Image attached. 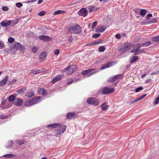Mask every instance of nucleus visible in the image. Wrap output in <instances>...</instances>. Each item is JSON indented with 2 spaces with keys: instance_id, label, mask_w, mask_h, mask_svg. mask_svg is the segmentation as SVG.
I'll return each mask as SVG.
<instances>
[{
  "instance_id": "1",
  "label": "nucleus",
  "mask_w": 159,
  "mask_h": 159,
  "mask_svg": "<svg viewBox=\"0 0 159 159\" xmlns=\"http://www.w3.org/2000/svg\"><path fill=\"white\" fill-rule=\"evenodd\" d=\"M68 31L71 34H79L81 31V28L79 25H76L75 26L70 27L68 29Z\"/></svg>"
},
{
  "instance_id": "2",
  "label": "nucleus",
  "mask_w": 159,
  "mask_h": 159,
  "mask_svg": "<svg viewBox=\"0 0 159 159\" xmlns=\"http://www.w3.org/2000/svg\"><path fill=\"white\" fill-rule=\"evenodd\" d=\"M60 126H57V129L55 131V135L56 136L60 135L61 133H63L66 130V126L65 125H61L60 124Z\"/></svg>"
},
{
  "instance_id": "3",
  "label": "nucleus",
  "mask_w": 159,
  "mask_h": 159,
  "mask_svg": "<svg viewBox=\"0 0 159 159\" xmlns=\"http://www.w3.org/2000/svg\"><path fill=\"white\" fill-rule=\"evenodd\" d=\"M87 102L90 105H93L95 106L98 105L100 101L97 99L93 97L88 98L87 99Z\"/></svg>"
},
{
  "instance_id": "4",
  "label": "nucleus",
  "mask_w": 159,
  "mask_h": 159,
  "mask_svg": "<svg viewBox=\"0 0 159 159\" xmlns=\"http://www.w3.org/2000/svg\"><path fill=\"white\" fill-rule=\"evenodd\" d=\"M95 70V69L94 68H91L84 70L81 72V74L83 75H87V77H89L96 73V71L92 72Z\"/></svg>"
},
{
  "instance_id": "5",
  "label": "nucleus",
  "mask_w": 159,
  "mask_h": 159,
  "mask_svg": "<svg viewBox=\"0 0 159 159\" xmlns=\"http://www.w3.org/2000/svg\"><path fill=\"white\" fill-rule=\"evenodd\" d=\"M114 90V89L106 86L103 89L102 92L103 94H109L112 93Z\"/></svg>"
},
{
  "instance_id": "6",
  "label": "nucleus",
  "mask_w": 159,
  "mask_h": 159,
  "mask_svg": "<svg viewBox=\"0 0 159 159\" xmlns=\"http://www.w3.org/2000/svg\"><path fill=\"white\" fill-rule=\"evenodd\" d=\"M78 13L79 16L86 17L88 15V11L86 8H82L78 11Z\"/></svg>"
},
{
  "instance_id": "7",
  "label": "nucleus",
  "mask_w": 159,
  "mask_h": 159,
  "mask_svg": "<svg viewBox=\"0 0 159 159\" xmlns=\"http://www.w3.org/2000/svg\"><path fill=\"white\" fill-rule=\"evenodd\" d=\"M130 49V44L129 43H125L123 47L118 49V50L122 52H126Z\"/></svg>"
},
{
  "instance_id": "8",
  "label": "nucleus",
  "mask_w": 159,
  "mask_h": 159,
  "mask_svg": "<svg viewBox=\"0 0 159 159\" xmlns=\"http://www.w3.org/2000/svg\"><path fill=\"white\" fill-rule=\"evenodd\" d=\"M122 76L121 74H118L116 75H115L114 76H112L109 78L107 81L108 82H113L115 81L118 80Z\"/></svg>"
},
{
  "instance_id": "9",
  "label": "nucleus",
  "mask_w": 159,
  "mask_h": 159,
  "mask_svg": "<svg viewBox=\"0 0 159 159\" xmlns=\"http://www.w3.org/2000/svg\"><path fill=\"white\" fill-rule=\"evenodd\" d=\"M73 66L76 67V66L75 65L68 66L67 67L63 70L64 72H66V70H70V71L67 73V74L68 75H71L75 72V70L73 69Z\"/></svg>"
},
{
  "instance_id": "10",
  "label": "nucleus",
  "mask_w": 159,
  "mask_h": 159,
  "mask_svg": "<svg viewBox=\"0 0 159 159\" xmlns=\"http://www.w3.org/2000/svg\"><path fill=\"white\" fill-rule=\"evenodd\" d=\"M63 75L61 74H60L57 75L56 77L54 78L52 80V84H54L57 82L61 80L63 77Z\"/></svg>"
},
{
  "instance_id": "11",
  "label": "nucleus",
  "mask_w": 159,
  "mask_h": 159,
  "mask_svg": "<svg viewBox=\"0 0 159 159\" xmlns=\"http://www.w3.org/2000/svg\"><path fill=\"white\" fill-rule=\"evenodd\" d=\"M11 24V20H4L1 22V26L5 27H7Z\"/></svg>"
},
{
  "instance_id": "12",
  "label": "nucleus",
  "mask_w": 159,
  "mask_h": 159,
  "mask_svg": "<svg viewBox=\"0 0 159 159\" xmlns=\"http://www.w3.org/2000/svg\"><path fill=\"white\" fill-rule=\"evenodd\" d=\"M39 38L45 41H49L51 40V38L50 37L44 35H39Z\"/></svg>"
},
{
  "instance_id": "13",
  "label": "nucleus",
  "mask_w": 159,
  "mask_h": 159,
  "mask_svg": "<svg viewBox=\"0 0 159 159\" xmlns=\"http://www.w3.org/2000/svg\"><path fill=\"white\" fill-rule=\"evenodd\" d=\"M113 62L112 61H109L105 63L102 66V67L101 68V69L103 70L105 69L111 67L113 66Z\"/></svg>"
},
{
  "instance_id": "14",
  "label": "nucleus",
  "mask_w": 159,
  "mask_h": 159,
  "mask_svg": "<svg viewBox=\"0 0 159 159\" xmlns=\"http://www.w3.org/2000/svg\"><path fill=\"white\" fill-rule=\"evenodd\" d=\"M106 29V28L104 26H100L97 27L95 30L97 32H102Z\"/></svg>"
},
{
  "instance_id": "15",
  "label": "nucleus",
  "mask_w": 159,
  "mask_h": 159,
  "mask_svg": "<svg viewBox=\"0 0 159 159\" xmlns=\"http://www.w3.org/2000/svg\"><path fill=\"white\" fill-rule=\"evenodd\" d=\"M41 98L39 96H35L32 99L33 105L39 103L40 101Z\"/></svg>"
},
{
  "instance_id": "16",
  "label": "nucleus",
  "mask_w": 159,
  "mask_h": 159,
  "mask_svg": "<svg viewBox=\"0 0 159 159\" xmlns=\"http://www.w3.org/2000/svg\"><path fill=\"white\" fill-rule=\"evenodd\" d=\"M37 91L39 93L43 96L47 95V92L46 90L43 88H38L37 89Z\"/></svg>"
},
{
  "instance_id": "17",
  "label": "nucleus",
  "mask_w": 159,
  "mask_h": 159,
  "mask_svg": "<svg viewBox=\"0 0 159 159\" xmlns=\"http://www.w3.org/2000/svg\"><path fill=\"white\" fill-rule=\"evenodd\" d=\"M23 103V100L20 98L16 99L15 102V104L17 106H21Z\"/></svg>"
},
{
  "instance_id": "18",
  "label": "nucleus",
  "mask_w": 159,
  "mask_h": 159,
  "mask_svg": "<svg viewBox=\"0 0 159 159\" xmlns=\"http://www.w3.org/2000/svg\"><path fill=\"white\" fill-rule=\"evenodd\" d=\"M47 52L45 51L43 52L39 55V58L41 61H44L46 57Z\"/></svg>"
},
{
  "instance_id": "19",
  "label": "nucleus",
  "mask_w": 159,
  "mask_h": 159,
  "mask_svg": "<svg viewBox=\"0 0 159 159\" xmlns=\"http://www.w3.org/2000/svg\"><path fill=\"white\" fill-rule=\"evenodd\" d=\"M8 79V76H6L5 78L1 81L0 82V86H2L6 84Z\"/></svg>"
},
{
  "instance_id": "20",
  "label": "nucleus",
  "mask_w": 159,
  "mask_h": 159,
  "mask_svg": "<svg viewBox=\"0 0 159 159\" xmlns=\"http://www.w3.org/2000/svg\"><path fill=\"white\" fill-rule=\"evenodd\" d=\"M24 105L26 106H30L33 105L32 99H27L25 101Z\"/></svg>"
},
{
  "instance_id": "21",
  "label": "nucleus",
  "mask_w": 159,
  "mask_h": 159,
  "mask_svg": "<svg viewBox=\"0 0 159 159\" xmlns=\"http://www.w3.org/2000/svg\"><path fill=\"white\" fill-rule=\"evenodd\" d=\"M14 48L16 49H22V46L21 44L18 43H16L13 46Z\"/></svg>"
},
{
  "instance_id": "22",
  "label": "nucleus",
  "mask_w": 159,
  "mask_h": 159,
  "mask_svg": "<svg viewBox=\"0 0 159 159\" xmlns=\"http://www.w3.org/2000/svg\"><path fill=\"white\" fill-rule=\"evenodd\" d=\"M139 59V57L138 56H133L131 57L129 60V62L130 63H132L138 60Z\"/></svg>"
},
{
  "instance_id": "23",
  "label": "nucleus",
  "mask_w": 159,
  "mask_h": 159,
  "mask_svg": "<svg viewBox=\"0 0 159 159\" xmlns=\"http://www.w3.org/2000/svg\"><path fill=\"white\" fill-rule=\"evenodd\" d=\"M60 126V123H52L48 125L47 127V128L51 127V128H57V126Z\"/></svg>"
},
{
  "instance_id": "24",
  "label": "nucleus",
  "mask_w": 159,
  "mask_h": 159,
  "mask_svg": "<svg viewBox=\"0 0 159 159\" xmlns=\"http://www.w3.org/2000/svg\"><path fill=\"white\" fill-rule=\"evenodd\" d=\"M42 72V70L40 69H37L36 70H31L30 72L33 75H37L41 73Z\"/></svg>"
},
{
  "instance_id": "25",
  "label": "nucleus",
  "mask_w": 159,
  "mask_h": 159,
  "mask_svg": "<svg viewBox=\"0 0 159 159\" xmlns=\"http://www.w3.org/2000/svg\"><path fill=\"white\" fill-rule=\"evenodd\" d=\"M101 106L102 109L103 111L107 110L108 108V106L107 105V103H104L102 104L101 105Z\"/></svg>"
},
{
  "instance_id": "26",
  "label": "nucleus",
  "mask_w": 159,
  "mask_h": 159,
  "mask_svg": "<svg viewBox=\"0 0 159 159\" xmlns=\"http://www.w3.org/2000/svg\"><path fill=\"white\" fill-rule=\"evenodd\" d=\"M74 115V113L72 112H69L66 114V118L67 119H72Z\"/></svg>"
},
{
  "instance_id": "27",
  "label": "nucleus",
  "mask_w": 159,
  "mask_h": 159,
  "mask_svg": "<svg viewBox=\"0 0 159 159\" xmlns=\"http://www.w3.org/2000/svg\"><path fill=\"white\" fill-rule=\"evenodd\" d=\"M34 95V93L32 90H30L29 92H28L26 95L28 97L30 98L33 96Z\"/></svg>"
},
{
  "instance_id": "28",
  "label": "nucleus",
  "mask_w": 159,
  "mask_h": 159,
  "mask_svg": "<svg viewBox=\"0 0 159 159\" xmlns=\"http://www.w3.org/2000/svg\"><path fill=\"white\" fill-rule=\"evenodd\" d=\"M136 51H135V53H134V55H139L140 53L144 52V51L140 49H136Z\"/></svg>"
},
{
  "instance_id": "29",
  "label": "nucleus",
  "mask_w": 159,
  "mask_h": 159,
  "mask_svg": "<svg viewBox=\"0 0 159 159\" xmlns=\"http://www.w3.org/2000/svg\"><path fill=\"white\" fill-rule=\"evenodd\" d=\"M148 12L147 10L142 9L140 11V15L142 16H144Z\"/></svg>"
},
{
  "instance_id": "30",
  "label": "nucleus",
  "mask_w": 159,
  "mask_h": 159,
  "mask_svg": "<svg viewBox=\"0 0 159 159\" xmlns=\"http://www.w3.org/2000/svg\"><path fill=\"white\" fill-rule=\"evenodd\" d=\"M89 12H91L94 11H96L97 10L96 7L94 6H91L89 8Z\"/></svg>"
},
{
  "instance_id": "31",
  "label": "nucleus",
  "mask_w": 159,
  "mask_h": 159,
  "mask_svg": "<svg viewBox=\"0 0 159 159\" xmlns=\"http://www.w3.org/2000/svg\"><path fill=\"white\" fill-rule=\"evenodd\" d=\"M151 42L150 41H148L146 42H144L141 43L142 47H145L151 44Z\"/></svg>"
},
{
  "instance_id": "32",
  "label": "nucleus",
  "mask_w": 159,
  "mask_h": 159,
  "mask_svg": "<svg viewBox=\"0 0 159 159\" xmlns=\"http://www.w3.org/2000/svg\"><path fill=\"white\" fill-rule=\"evenodd\" d=\"M15 96L13 95L10 96L8 97V100L10 102H13L15 101Z\"/></svg>"
},
{
  "instance_id": "33",
  "label": "nucleus",
  "mask_w": 159,
  "mask_h": 159,
  "mask_svg": "<svg viewBox=\"0 0 159 159\" xmlns=\"http://www.w3.org/2000/svg\"><path fill=\"white\" fill-rule=\"evenodd\" d=\"M16 143L19 145H21L23 144L24 143L23 140L17 139L15 141Z\"/></svg>"
},
{
  "instance_id": "34",
  "label": "nucleus",
  "mask_w": 159,
  "mask_h": 159,
  "mask_svg": "<svg viewBox=\"0 0 159 159\" xmlns=\"http://www.w3.org/2000/svg\"><path fill=\"white\" fill-rule=\"evenodd\" d=\"M14 156V155L12 154H8L4 155L3 157L6 158H9L13 157Z\"/></svg>"
},
{
  "instance_id": "35",
  "label": "nucleus",
  "mask_w": 159,
  "mask_h": 159,
  "mask_svg": "<svg viewBox=\"0 0 159 159\" xmlns=\"http://www.w3.org/2000/svg\"><path fill=\"white\" fill-rule=\"evenodd\" d=\"M64 12V11L62 10H57L55 11L53 14L54 15H57L58 14L62 13V12Z\"/></svg>"
},
{
  "instance_id": "36",
  "label": "nucleus",
  "mask_w": 159,
  "mask_h": 159,
  "mask_svg": "<svg viewBox=\"0 0 159 159\" xmlns=\"http://www.w3.org/2000/svg\"><path fill=\"white\" fill-rule=\"evenodd\" d=\"M25 89L24 88L20 89L17 90V92L18 93H22L25 91Z\"/></svg>"
},
{
  "instance_id": "37",
  "label": "nucleus",
  "mask_w": 159,
  "mask_h": 159,
  "mask_svg": "<svg viewBox=\"0 0 159 159\" xmlns=\"http://www.w3.org/2000/svg\"><path fill=\"white\" fill-rule=\"evenodd\" d=\"M99 51L100 52H103L105 49V48L104 46H101L99 48Z\"/></svg>"
},
{
  "instance_id": "38",
  "label": "nucleus",
  "mask_w": 159,
  "mask_h": 159,
  "mask_svg": "<svg viewBox=\"0 0 159 159\" xmlns=\"http://www.w3.org/2000/svg\"><path fill=\"white\" fill-rule=\"evenodd\" d=\"M143 89V88L142 87H139L135 89V91L136 93H138L140 91L142 90Z\"/></svg>"
},
{
  "instance_id": "39",
  "label": "nucleus",
  "mask_w": 159,
  "mask_h": 159,
  "mask_svg": "<svg viewBox=\"0 0 159 159\" xmlns=\"http://www.w3.org/2000/svg\"><path fill=\"white\" fill-rule=\"evenodd\" d=\"M8 143L9 144V145L7 147V148L11 147H12L14 144V143L12 140L9 141Z\"/></svg>"
},
{
  "instance_id": "40",
  "label": "nucleus",
  "mask_w": 159,
  "mask_h": 159,
  "mask_svg": "<svg viewBox=\"0 0 159 159\" xmlns=\"http://www.w3.org/2000/svg\"><path fill=\"white\" fill-rule=\"evenodd\" d=\"M8 41L9 43H11L14 42V39L13 38L11 37L8 38Z\"/></svg>"
},
{
  "instance_id": "41",
  "label": "nucleus",
  "mask_w": 159,
  "mask_h": 159,
  "mask_svg": "<svg viewBox=\"0 0 159 159\" xmlns=\"http://www.w3.org/2000/svg\"><path fill=\"white\" fill-rule=\"evenodd\" d=\"M139 101V100L138 98L130 102H129V105H130L134 103L137 102H138Z\"/></svg>"
},
{
  "instance_id": "42",
  "label": "nucleus",
  "mask_w": 159,
  "mask_h": 159,
  "mask_svg": "<svg viewBox=\"0 0 159 159\" xmlns=\"http://www.w3.org/2000/svg\"><path fill=\"white\" fill-rule=\"evenodd\" d=\"M101 34L98 33V34H93L92 36V37L94 38H97L100 36Z\"/></svg>"
},
{
  "instance_id": "43",
  "label": "nucleus",
  "mask_w": 159,
  "mask_h": 159,
  "mask_svg": "<svg viewBox=\"0 0 159 159\" xmlns=\"http://www.w3.org/2000/svg\"><path fill=\"white\" fill-rule=\"evenodd\" d=\"M46 14V12L44 11H42L38 13L39 16H43Z\"/></svg>"
},
{
  "instance_id": "44",
  "label": "nucleus",
  "mask_w": 159,
  "mask_h": 159,
  "mask_svg": "<svg viewBox=\"0 0 159 159\" xmlns=\"http://www.w3.org/2000/svg\"><path fill=\"white\" fill-rule=\"evenodd\" d=\"M97 21L93 22V25L92 26V29H94L96 26L97 25Z\"/></svg>"
},
{
  "instance_id": "45",
  "label": "nucleus",
  "mask_w": 159,
  "mask_h": 159,
  "mask_svg": "<svg viewBox=\"0 0 159 159\" xmlns=\"http://www.w3.org/2000/svg\"><path fill=\"white\" fill-rule=\"evenodd\" d=\"M18 23V20H13L12 21H11V24L12 26H13L14 25L17 24Z\"/></svg>"
},
{
  "instance_id": "46",
  "label": "nucleus",
  "mask_w": 159,
  "mask_h": 159,
  "mask_svg": "<svg viewBox=\"0 0 159 159\" xmlns=\"http://www.w3.org/2000/svg\"><path fill=\"white\" fill-rule=\"evenodd\" d=\"M16 5L17 7L20 8L22 6L23 4L21 3L17 2L16 3Z\"/></svg>"
},
{
  "instance_id": "47",
  "label": "nucleus",
  "mask_w": 159,
  "mask_h": 159,
  "mask_svg": "<svg viewBox=\"0 0 159 159\" xmlns=\"http://www.w3.org/2000/svg\"><path fill=\"white\" fill-rule=\"evenodd\" d=\"M102 42V40L101 39H99L98 41L94 42V45H97L99 44Z\"/></svg>"
},
{
  "instance_id": "48",
  "label": "nucleus",
  "mask_w": 159,
  "mask_h": 159,
  "mask_svg": "<svg viewBox=\"0 0 159 159\" xmlns=\"http://www.w3.org/2000/svg\"><path fill=\"white\" fill-rule=\"evenodd\" d=\"M7 106L5 105V104H4L3 105H1V104H0V108L1 109H5L7 108Z\"/></svg>"
},
{
  "instance_id": "49",
  "label": "nucleus",
  "mask_w": 159,
  "mask_h": 159,
  "mask_svg": "<svg viewBox=\"0 0 159 159\" xmlns=\"http://www.w3.org/2000/svg\"><path fill=\"white\" fill-rule=\"evenodd\" d=\"M152 40L154 41L157 42L159 41V36L153 38L152 39Z\"/></svg>"
},
{
  "instance_id": "50",
  "label": "nucleus",
  "mask_w": 159,
  "mask_h": 159,
  "mask_svg": "<svg viewBox=\"0 0 159 159\" xmlns=\"http://www.w3.org/2000/svg\"><path fill=\"white\" fill-rule=\"evenodd\" d=\"M152 14H148L147 15L146 18L148 20L150 17H152Z\"/></svg>"
},
{
  "instance_id": "51",
  "label": "nucleus",
  "mask_w": 159,
  "mask_h": 159,
  "mask_svg": "<svg viewBox=\"0 0 159 159\" xmlns=\"http://www.w3.org/2000/svg\"><path fill=\"white\" fill-rule=\"evenodd\" d=\"M38 48L37 47H34L32 49V51L34 53H35L38 50Z\"/></svg>"
},
{
  "instance_id": "52",
  "label": "nucleus",
  "mask_w": 159,
  "mask_h": 159,
  "mask_svg": "<svg viewBox=\"0 0 159 159\" xmlns=\"http://www.w3.org/2000/svg\"><path fill=\"white\" fill-rule=\"evenodd\" d=\"M4 44L3 42L0 41V48L2 49L3 48Z\"/></svg>"
},
{
  "instance_id": "53",
  "label": "nucleus",
  "mask_w": 159,
  "mask_h": 159,
  "mask_svg": "<svg viewBox=\"0 0 159 159\" xmlns=\"http://www.w3.org/2000/svg\"><path fill=\"white\" fill-rule=\"evenodd\" d=\"M59 53V50L58 49H56L54 52V54L56 55L57 56Z\"/></svg>"
},
{
  "instance_id": "54",
  "label": "nucleus",
  "mask_w": 159,
  "mask_h": 159,
  "mask_svg": "<svg viewBox=\"0 0 159 159\" xmlns=\"http://www.w3.org/2000/svg\"><path fill=\"white\" fill-rule=\"evenodd\" d=\"M2 9L3 11H7L8 10L9 8L7 7L4 6L2 7Z\"/></svg>"
},
{
  "instance_id": "55",
  "label": "nucleus",
  "mask_w": 159,
  "mask_h": 159,
  "mask_svg": "<svg viewBox=\"0 0 159 159\" xmlns=\"http://www.w3.org/2000/svg\"><path fill=\"white\" fill-rule=\"evenodd\" d=\"M157 20L156 18H154L150 21V23H154L157 21Z\"/></svg>"
},
{
  "instance_id": "56",
  "label": "nucleus",
  "mask_w": 159,
  "mask_h": 159,
  "mask_svg": "<svg viewBox=\"0 0 159 159\" xmlns=\"http://www.w3.org/2000/svg\"><path fill=\"white\" fill-rule=\"evenodd\" d=\"M159 102V97H157L155 99V104H157Z\"/></svg>"
},
{
  "instance_id": "57",
  "label": "nucleus",
  "mask_w": 159,
  "mask_h": 159,
  "mask_svg": "<svg viewBox=\"0 0 159 159\" xmlns=\"http://www.w3.org/2000/svg\"><path fill=\"white\" fill-rule=\"evenodd\" d=\"M141 47V44L140 45L139 43L137 44L135 47L136 48V49H139Z\"/></svg>"
},
{
  "instance_id": "58",
  "label": "nucleus",
  "mask_w": 159,
  "mask_h": 159,
  "mask_svg": "<svg viewBox=\"0 0 159 159\" xmlns=\"http://www.w3.org/2000/svg\"><path fill=\"white\" fill-rule=\"evenodd\" d=\"M146 95H147L146 94H144L143 95L141 96L139 98H138V99H139V101L141 100L144 97H145L146 96Z\"/></svg>"
},
{
  "instance_id": "59",
  "label": "nucleus",
  "mask_w": 159,
  "mask_h": 159,
  "mask_svg": "<svg viewBox=\"0 0 159 159\" xmlns=\"http://www.w3.org/2000/svg\"><path fill=\"white\" fill-rule=\"evenodd\" d=\"M115 37L118 39H120V38L121 36L120 34H117L115 35Z\"/></svg>"
},
{
  "instance_id": "60",
  "label": "nucleus",
  "mask_w": 159,
  "mask_h": 159,
  "mask_svg": "<svg viewBox=\"0 0 159 159\" xmlns=\"http://www.w3.org/2000/svg\"><path fill=\"white\" fill-rule=\"evenodd\" d=\"M94 45V43L93 42L92 43H88L86 44V46H92V45Z\"/></svg>"
},
{
  "instance_id": "61",
  "label": "nucleus",
  "mask_w": 159,
  "mask_h": 159,
  "mask_svg": "<svg viewBox=\"0 0 159 159\" xmlns=\"http://www.w3.org/2000/svg\"><path fill=\"white\" fill-rule=\"evenodd\" d=\"M73 81V80L72 79H70L67 82V84H70Z\"/></svg>"
},
{
  "instance_id": "62",
  "label": "nucleus",
  "mask_w": 159,
  "mask_h": 159,
  "mask_svg": "<svg viewBox=\"0 0 159 159\" xmlns=\"http://www.w3.org/2000/svg\"><path fill=\"white\" fill-rule=\"evenodd\" d=\"M8 116V115L2 116H1V118L2 119H4L7 118Z\"/></svg>"
},
{
  "instance_id": "63",
  "label": "nucleus",
  "mask_w": 159,
  "mask_h": 159,
  "mask_svg": "<svg viewBox=\"0 0 159 159\" xmlns=\"http://www.w3.org/2000/svg\"><path fill=\"white\" fill-rule=\"evenodd\" d=\"M37 0H32L31 1H26V2H25V3H30V2H35Z\"/></svg>"
},
{
  "instance_id": "64",
  "label": "nucleus",
  "mask_w": 159,
  "mask_h": 159,
  "mask_svg": "<svg viewBox=\"0 0 159 159\" xmlns=\"http://www.w3.org/2000/svg\"><path fill=\"white\" fill-rule=\"evenodd\" d=\"M6 102V100H4V99H3L2 100V101L1 103V105L5 104Z\"/></svg>"
}]
</instances>
